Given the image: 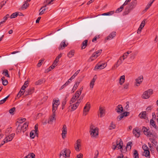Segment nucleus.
<instances>
[{"label":"nucleus","mask_w":158,"mask_h":158,"mask_svg":"<svg viewBox=\"0 0 158 158\" xmlns=\"http://www.w3.org/2000/svg\"><path fill=\"white\" fill-rule=\"evenodd\" d=\"M132 143L131 142H128L127 144V148L130 150L131 148V144Z\"/></svg>","instance_id":"42"},{"label":"nucleus","mask_w":158,"mask_h":158,"mask_svg":"<svg viewBox=\"0 0 158 158\" xmlns=\"http://www.w3.org/2000/svg\"><path fill=\"white\" fill-rule=\"evenodd\" d=\"M142 131L144 134L148 137H152L153 136V134L151 132L149 129L143 127Z\"/></svg>","instance_id":"6"},{"label":"nucleus","mask_w":158,"mask_h":158,"mask_svg":"<svg viewBox=\"0 0 158 158\" xmlns=\"http://www.w3.org/2000/svg\"><path fill=\"white\" fill-rule=\"evenodd\" d=\"M123 107L121 105H119L117 106L115 110L118 113H121L123 111Z\"/></svg>","instance_id":"19"},{"label":"nucleus","mask_w":158,"mask_h":158,"mask_svg":"<svg viewBox=\"0 0 158 158\" xmlns=\"http://www.w3.org/2000/svg\"><path fill=\"white\" fill-rule=\"evenodd\" d=\"M87 40H85L84 41H83L81 44V48L82 49H84L86 48L87 45Z\"/></svg>","instance_id":"34"},{"label":"nucleus","mask_w":158,"mask_h":158,"mask_svg":"<svg viewBox=\"0 0 158 158\" xmlns=\"http://www.w3.org/2000/svg\"><path fill=\"white\" fill-rule=\"evenodd\" d=\"M83 97L81 96L77 100L76 103L71 106V108L72 110H74L77 108L79 106V104L81 102L82 99H83Z\"/></svg>","instance_id":"9"},{"label":"nucleus","mask_w":158,"mask_h":158,"mask_svg":"<svg viewBox=\"0 0 158 158\" xmlns=\"http://www.w3.org/2000/svg\"><path fill=\"white\" fill-rule=\"evenodd\" d=\"M77 99H76V98H74L73 97L71 99V100L70 101V104H71L72 103H73V102H75L76 100Z\"/></svg>","instance_id":"53"},{"label":"nucleus","mask_w":158,"mask_h":158,"mask_svg":"<svg viewBox=\"0 0 158 158\" xmlns=\"http://www.w3.org/2000/svg\"><path fill=\"white\" fill-rule=\"evenodd\" d=\"M155 0H151L149 3L146 6L145 9V11H146L151 6L153 2Z\"/></svg>","instance_id":"30"},{"label":"nucleus","mask_w":158,"mask_h":158,"mask_svg":"<svg viewBox=\"0 0 158 158\" xmlns=\"http://www.w3.org/2000/svg\"><path fill=\"white\" fill-rule=\"evenodd\" d=\"M80 82L79 81H77L76 82L75 84H74V88H77L78 86L79 85V84H80Z\"/></svg>","instance_id":"60"},{"label":"nucleus","mask_w":158,"mask_h":158,"mask_svg":"<svg viewBox=\"0 0 158 158\" xmlns=\"http://www.w3.org/2000/svg\"><path fill=\"white\" fill-rule=\"evenodd\" d=\"M145 20H144L142 21L139 27L140 28H143L144 27L145 23Z\"/></svg>","instance_id":"46"},{"label":"nucleus","mask_w":158,"mask_h":158,"mask_svg":"<svg viewBox=\"0 0 158 158\" xmlns=\"http://www.w3.org/2000/svg\"><path fill=\"white\" fill-rule=\"evenodd\" d=\"M70 150L65 148L61 151L59 155L60 158L61 156H63L64 158H68L70 156Z\"/></svg>","instance_id":"3"},{"label":"nucleus","mask_w":158,"mask_h":158,"mask_svg":"<svg viewBox=\"0 0 158 158\" xmlns=\"http://www.w3.org/2000/svg\"><path fill=\"white\" fill-rule=\"evenodd\" d=\"M68 44H66L65 43V41L63 40L61 43L59 47V50H63L67 46Z\"/></svg>","instance_id":"18"},{"label":"nucleus","mask_w":158,"mask_h":158,"mask_svg":"<svg viewBox=\"0 0 158 158\" xmlns=\"http://www.w3.org/2000/svg\"><path fill=\"white\" fill-rule=\"evenodd\" d=\"M89 132L92 138H96L98 135V129L91 125L90 127Z\"/></svg>","instance_id":"2"},{"label":"nucleus","mask_w":158,"mask_h":158,"mask_svg":"<svg viewBox=\"0 0 158 158\" xmlns=\"http://www.w3.org/2000/svg\"><path fill=\"white\" fill-rule=\"evenodd\" d=\"M35 158V155L33 153H31L28 154L27 156H26L24 158Z\"/></svg>","instance_id":"37"},{"label":"nucleus","mask_w":158,"mask_h":158,"mask_svg":"<svg viewBox=\"0 0 158 158\" xmlns=\"http://www.w3.org/2000/svg\"><path fill=\"white\" fill-rule=\"evenodd\" d=\"M60 104V102L59 100H53L52 103V112H55L57 109V107Z\"/></svg>","instance_id":"8"},{"label":"nucleus","mask_w":158,"mask_h":158,"mask_svg":"<svg viewBox=\"0 0 158 158\" xmlns=\"http://www.w3.org/2000/svg\"><path fill=\"white\" fill-rule=\"evenodd\" d=\"M139 116L141 118H145L146 117V112L144 111L141 113L139 114Z\"/></svg>","instance_id":"36"},{"label":"nucleus","mask_w":158,"mask_h":158,"mask_svg":"<svg viewBox=\"0 0 158 158\" xmlns=\"http://www.w3.org/2000/svg\"><path fill=\"white\" fill-rule=\"evenodd\" d=\"M123 146V143L122 141L120 139H119L117 141L116 143V145H113L112 148L113 150H115L117 149H121L122 148Z\"/></svg>","instance_id":"5"},{"label":"nucleus","mask_w":158,"mask_h":158,"mask_svg":"<svg viewBox=\"0 0 158 158\" xmlns=\"http://www.w3.org/2000/svg\"><path fill=\"white\" fill-rule=\"evenodd\" d=\"M97 77L96 76H95L92 80L91 81L90 84V87L91 89H92L94 87V82L96 79Z\"/></svg>","instance_id":"22"},{"label":"nucleus","mask_w":158,"mask_h":158,"mask_svg":"<svg viewBox=\"0 0 158 158\" xmlns=\"http://www.w3.org/2000/svg\"><path fill=\"white\" fill-rule=\"evenodd\" d=\"M27 2V0L26 1L24 4L23 5L22 7V9L23 10L26 9L27 7L29 6V4L28 3V2Z\"/></svg>","instance_id":"32"},{"label":"nucleus","mask_w":158,"mask_h":158,"mask_svg":"<svg viewBox=\"0 0 158 158\" xmlns=\"http://www.w3.org/2000/svg\"><path fill=\"white\" fill-rule=\"evenodd\" d=\"M9 17V15L8 14L6 15L3 18V20L2 21H4V23L6 22V21L7 20L8 18Z\"/></svg>","instance_id":"50"},{"label":"nucleus","mask_w":158,"mask_h":158,"mask_svg":"<svg viewBox=\"0 0 158 158\" xmlns=\"http://www.w3.org/2000/svg\"><path fill=\"white\" fill-rule=\"evenodd\" d=\"M61 130L62 131L61 133L62 138L63 139H64L66 137V135L67 133V127L65 125H63Z\"/></svg>","instance_id":"11"},{"label":"nucleus","mask_w":158,"mask_h":158,"mask_svg":"<svg viewBox=\"0 0 158 158\" xmlns=\"http://www.w3.org/2000/svg\"><path fill=\"white\" fill-rule=\"evenodd\" d=\"M18 15V13L17 12H15L13 13L10 16V19L15 18Z\"/></svg>","instance_id":"41"},{"label":"nucleus","mask_w":158,"mask_h":158,"mask_svg":"<svg viewBox=\"0 0 158 158\" xmlns=\"http://www.w3.org/2000/svg\"><path fill=\"white\" fill-rule=\"evenodd\" d=\"M129 102H126V105L125 106V108L127 110L128 108L129 107Z\"/></svg>","instance_id":"62"},{"label":"nucleus","mask_w":158,"mask_h":158,"mask_svg":"<svg viewBox=\"0 0 158 158\" xmlns=\"http://www.w3.org/2000/svg\"><path fill=\"white\" fill-rule=\"evenodd\" d=\"M99 112L100 114V117L102 118L105 115V108L103 107L100 106L99 108Z\"/></svg>","instance_id":"13"},{"label":"nucleus","mask_w":158,"mask_h":158,"mask_svg":"<svg viewBox=\"0 0 158 158\" xmlns=\"http://www.w3.org/2000/svg\"><path fill=\"white\" fill-rule=\"evenodd\" d=\"M44 82V80L43 79H41L36 81L35 82V84L36 85H40L43 83Z\"/></svg>","instance_id":"40"},{"label":"nucleus","mask_w":158,"mask_h":158,"mask_svg":"<svg viewBox=\"0 0 158 158\" xmlns=\"http://www.w3.org/2000/svg\"><path fill=\"white\" fill-rule=\"evenodd\" d=\"M25 92L24 90H21L19 93L17 95V96L19 97H20L22 95H23Z\"/></svg>","instance_id":"48"},{"label":"nucleus","mask_w":158,"mask_h":158,"mask_svg":"<svg viewBox=\"0 0 158 158\" xmlns=\"http://www.w3.org/2000/svg\"><path fill=\"white\" fill-rule=\"evenodd\" d=\"M28 123H24L23 126H22V127H23V128H24L25 129H27V127L28 126Z\"/></svg>","instance_id":"57"},{"label":"nucleus","mask_w":158,"mask_h":158,"mask_svg":"<svg viewBox=\"0 0 158 158\" xmlns=\"http://www.w3.org/2000/svg\"><path fill=\"white\" fill-rule=\"evenodd\" d=\"M15 108L14 107L12 108L11 109H10L9 110V113L11 114H13V112L15 111Z\"/></svg>","instance_id":"51"},{"label":"nucleus","mask_w":158,"mask_h":158,"mask_svg":"<svg viewBox=\"0 0 158 158\" xmlns=\"http://www.w3.org/2000/svg\"><path fill=\"white\" fill-rule=\"evenodd\" d=\"M9 95H8L5 98L3 99L0 101V104H3L4 102H5L6 100L9 97Z\"/></svg>","instance_id":"43"},{"label":"nucleus","mask_w":158,"mask_h":158,"mask_svg":"<svg viewBox=\"0 0 158 158\" xmlns=\"http://www.w3.org/2000/svg\"><path fill=\"white\" fill-rule=\"evenodd\" d=\"M152 108V106H149L146 108V110L147 111H150Z\"/></svg>","instance_id":"61"},{"label":"nucleus","mask_w":158,"mask_h":158,"mask_svg":"<svg viewBox=\"0 0 158 158\" xmlns=\"http://www.w3.org/2000/svg\"><path fill=\"white\" fill-rule=\"evenodd\" d=\"M83 158V154L81 153H80L77 156V158Z\"/></svg>","instance_id":"64"},{"label":"nucleus","mask_w":158,"mask_h":158,"mask_svg":"<svg viewBox=\"0 0 158 158\" xmlns=\"http://www.w3.org/2000/svg\"><path fill=\"white\" fill-rule=\"evenodd\" d=\"M83 88L82 87L80 89L79 91H77L75 93V94L73 96V97L77 99L80 96L83 90Z\"/></svg>","instance_id":"15"},{"label":"nucleus","mask_w":158,"mask_h":158,"mask_svg":"<svg viewBox=\"0 0 158 158\" xmlns=\"http://www.w3.org/2000/svg\"><path fill=\"white\" fill-rule=\"evenodd\" d=\"M128 55H127V53H124L123 55L121 56V58H123V60H124L125 59H126L127 56Z\"/></svg>","instance_id":"56"},{"label":"nucleus","mask_w":158,"mask_h":158,"mask_svg":"<svg viewBox=\"0 0 158 158\" xmlns=\"http://www.w3.org/2000/svg\"><path fill=\"white\" fill-rule=\"evenodd\" d=\"M106 63H102V64H98L96 65L94 68V70H96L97 69H103L106 67Z\"/></svg>","instance_id":"12"},{"label":"nucleus","mask_w":158,"mask_h":158,"mask_svg":"<svg viewBox=\"0 0 158 158\" xmlns=\"http://www.w3.org/2000/svg\"><path fill=\"white\" fill-rule=\"evenodd\" d=\"M69 94H67L65 96V98L63 100L62 104V109H63L64 108V106L66 104V102H67L66 98L69 96Z\"/></svg>","instance_id":"28"},{"label":"nucleus","mask_w":158,"mask_h":158,"mask_svg":"<svg viewBox=\"0 0 158 158\" xmlns=\"http://www.w3.org/2000/svg\"><path fill=\"white\" fill-rule=\"evenodd\" d=\"M150 124L151 125H152V126L153 127L155 128L156 129H158V127L156 126L155 121L152 119H151L150 120Z\"/></svg>","instance_id":"26"},{"label":"nucleus","mask_w":158,"mask_h":158,"mask_svg":"<svg viewBox=\"0 0 158 158\" xmlns=\"http://www.w3.org/2000/svg\"><path fill=\"white\" fill-rule=\"evenodd\" d=\"M80 69L78 70L77 71H76L73 74V76L75 77L76 76H77V75L79 73L80 71Z\"/></svg>","instance_id":"63"},{"label":"nucleus","mask_w":158,"mask_h":158,"mask_svg":"<svg viewBox=\"0 0 158 158\" xmlns=\"http://www.w3.org/2000/svg\"><path fill=\"white\" fill-rule=\"evenodd\" d=\"M90 108V104L89 102H87L83 110H86L87 112H89Z\"/></svg>","instance_id":"24"},{"label":"nucleus","mask_w":158,"mask_h":158,"mask_svg":"<svg viewBox=\"0 0 158 158\" xmlns=\"http://www.w3.org/2000/svg\"><path fill=\"white\" fill-rule=\"evenodd\" d=\"M143 155L146 157H150V152L149 150L144 151Z\"/></svg>","instance_id":"38"},{"label":"nucleus","mask_w":158,"mask_h":158,"mask_svg":"<svg viewBox=\"0 0 158 158\" xmlns=\"http://www.w3.org/2000/svg\"><path fill=\"white\" fill-rule=\"evenodd\" d=\"M122 63V61L121 59V57H120L119 60L117 61L116 63L112 67V69L114 70L116 69Z\"/></svg>","instance_id":"16"},{"label":"nucleus","mask_w":158,"mask_h":158,"mask_svg":"<svg viewBox=\"0 0 158 158\" xmlns=\"http://www.w3.org/2000/svg\"><path fill=\"white\" fill-rule=\"evenodd\" d=\"M142 148H143V150H144V151H146V150H149L148 148L146 145H143V146H142Z\"/></svg>","instance_id":"49"},{"label":"nucleus","mask_w":158,"mask_h":158,"mask_svg":"<svg viewBox=\"0 0 158 158\" xmlns=\"http://www.w3.org/2000/svg\"><path fill=\"white\" fill-rule=\"evenodd\" d=\"M107 15H112L114 13V10L111 11H109V12H107Z\"/></svg>","instance_id":"58"},{"label":"nucleus","mask_w":158,"mask_h":158,"mask_svg":"<svg viewBox=\"0 0 158 158\" xmlns=\"http://www.w3.org/2000/svg\"><path fill=\"white\" fill-rule=\"evenodd\" d=\"M116 35L115 32L113 31L110 33V35L107 37V40H110L113 39Z\"/></svg>","instance_id":"21"},{"label":"nucleus","mask_w":158,"mask_h":158,"mask_svg":"<svg viewBox=\"0 0 158 158\" xmlns=\"http://www.w3.org/2000/svg\"><path fill=\"white\" fill-rule=\"evenodd\" d=\"M15 133H12L6 136L5 139V141L6 142L11 141L15 136Z\"/></svg>","instance_id":"14"},{"label":"nucleus","mask_w":158,"mask_h":158,"mask_svg":"<svg viewBox=\"0 0 158 158\" xmlns=\"http://www.w3.org/2000/svg\"><path fill=\"white\" fill-rule=\"evenodd\" d=\"M123 6H121L120 8H118L115 11L116 13H118L121 12L123 9Z\"/></svg>","instance_id":"45"},{"label":"nucleus","mask_w":158,"mask_h":158,"mask_svg":"<svg viewBox=\"0 0 158 158\" xmlns=\"http://www.w3.org/2000/svg\"><path fill=\"white\" fill-rule=\"evenodd\" d=\"M2 83L3 85H6L8 84V81L7 80H5L2 81Z\"/></svg>","instance_id":"59"},{"label":"nucleus","mask_w":158,"mask_h":158,"mask_svg":"<svg viewBox=\"0 0 158 158\" xmlns=\"http://www.w3.org/2000/svg\"><path fill=\"white\" fill-rule=\"evenodd\" d=\"M75 51L73 50L70 51L67 54V56L69 58L72 57L74 55Z\"/></svg>","instance_id":"27"},{"label":"nucleus","mask_w":158,"mask_h":158,"mask_svg":"<svg viewBox=\"0 0 158 158\" xmlns=\"http://www.w3.org/2000/svg\"><path fill=\"white\" fill-rule=\"evenodd\" d=\"M32 90L31 89H29L28 91H26L25 92V94L26 95L30 94H31V92L32 91Z\"/></svg>","instance_id":"47"},{"label":"nucleus","mask_w":158,"mask_h":158,"mask_svg":"<svg viewBox=\"0 0 158 158\" xmlns=\"http://www.w3.org/2000/svg\"><path fill=\"white\" fill-rule=\"evenodd\" d=\"M115 125L114 123L113 122H112L109 126L108 129L109 130H112L114 129L115 128Z\"/></svg>","instance_id":"33"},{"label":"nucleus","mask_w":158,"mask_h":158,"mask_svg":"<svg viewBox=\"0 0 158 158\" xmlns=\"http://www.w3.org/2000/svg\"><path fill=\"white\" fill-rule=\"evenodd\" d=\"M140 131L139 129H133V133L135 136L137 137H139L140 135Z\"/></svg>","instance_id":"20"},{"label":"nucleus","mask_w":158,"mask_h":158,"mask_svg":"<svg viewBox=\"0 0 158 158\" xmlns=\"http://www.w3.org/2000/svg\"><path fill=\"white\" fill-rule=\"evenodd\" d=\"M152 94V89H149L143 92L142 97L144 99L148 98L150 95Z\"/></svg>","instance_id":"7"},{"label":"nucleus","mask_w":158,"mask_h":158,"mask_svg":"<svg viewBox=\"0 0 158 158\" xmlns=\"http://www.w3.org/2000/svg\"><path fill=\"white\" fill-rule=\"evenodd\" d=\"M102 52V50H99L93 53L88 60L89 62L92 61L96 59L98 56L100 55Z\"/></svg>","instance_id":"4"},{"label":"nucleus","mask_w":158,"mask_h":158,"mask_svg":"<svg viewBox=\"0 0 158 158\" xmlns=\"http://www.w3.org/2000/svg\"><path fill=\"white\" fill-rule=\"evenodd\" d=\"M49 1V0H46V1L45 2H44V3H47L46 4H45L44 6H42L41 7V8L40 10H41L43 8L46 7L48 5V1Z\"/></svg>","instance_id":"52"},{"label":"nucleus","mask_w":158,"mask_h":158,"mask_svg":"<svg viewBox=\"0 0 158 158\" xmlns=\"http://www.w3.org/2000/svg\"><path fill=\"white\" fill-rule=\"evenodd\" d=\"M129 112H124L118 116L117 117V120L118 121L121 120L124 117H126L128 115Z\"/></svg>","instance_id":"17"},{"label":"nucleus","mask_w":158,"mask_h":158,"mask_svg":"<svg viewBox=\"0 0 158 158\" xmlns=\"http://www.w3.org/2000/svg\"><path fill=\"white\" fill-rule=\"evenodd\" d=\"M137 2L136 0L132 1L129 5L127 6L125 9V11L123 13L124 15H127L131 10L134 9L136 6Z\"/></svg>","instance_id":"1"},{"label":"nucleus","mask_w":158,"mask_h":158,"mask_svg":"<svg viewBox=\"0 0 158 158\" xmlns=\"http://www.w3.org/2000/svg\"><path fill=\"white\" fill-rule=\"evenodd\" d=\"M2 74L5 76L7 77H10V76L8 74V71L7 70H3Z\"/></svg>","instance_id":"39"},{"label":"nucleus","mask_w":158,"mask_h":158,"mask_svg":"<svg viewBox=\"0 0 158 158\" xmlns=\"http://www.w3.org/2000/svg\"><path fill=\"white\" fill-rule=\"evenodd\" d=\"M125 77L124 75H123L120 77L119 83L120 85H122L125 81Z\"/></svg>","instance_id":"35"},{"label":"nucleus","mask_w":158,"mask_h":158,"mask_svg":"<svg viewBox=\"0 0 158 158\" xmlns=\"http://www.w3.org/2000/svg\"><path fill=\"white\" fill-rule=\"evenodd\" d=\"M81 147V141L80 139H77L75 144V150L79 152L80 150V148Z\"/></svg>","instance_id":"10"},{"label":"nucleus","mask_w":158,"mask_h":158,"mask_svg":"<svg viewBox=\"0 0 158 158\" xmlns=\"http://www.w3.org/2000/svg\"><path fill=\"white\" fill-rule=\"evenodd\" d=\"M27 129H25L24 128H23L22 126L21 125H19L17 128V131L18 132H20L22 131L23 132L26 130Z\"/></svg>","instance_id":"25"},{"label":"nucleus","mask_w":158,"mask_h":158,"mask_svg":"<svg viewBox=\"0 0 158 158\" xmlns=\"http://www.w3.org/2000/svg\"><path fill=\"white\" fill-rule=\"evenodd\" d=\"M136 54H135V53H132L131 55L130 58L131 59L133 60L135 58V56H136Z\"/></svg>","instance_id":"55"},{"label":"nucleus","mask_w":158,"mask_h":158,"mask_svg":"<svg viewBox=\"0 0 158 158\" xmlns=\"http://www.w3.org/2000/svg\"><path fill=\"white\" fill-rule=\"evenodd\" d=\"M36 134H37V132L35 131V130L31 131L30 133V137L32 139L34 138Z\"/></svg>","instance_id":"31"},{"label":"nucleus","mask_w":158,"mask_h":158,"mask_svg":"<svg viewBox=\"0 0 158 158\" xmlns=\"http://www.w3.org/2000/svg\"><path fill=\"white\" fill-rule=\"evenodd\" d=\"M55 112H53V114L52 117L50 118L49 120L48 121V123H50V122H53L56 120L55 118Z\"/></svg>","instance_id":"29"},{"label":"nucleus","mask_w":158,"mask_h":158,"mask_svg":"<svg viewBox=\"0 0 158 158\" xmlns=\"http://www.w3.org/2000/svg\"><path fill=\"white\" fill-rule=\"evenodd\" d=\"M143 78L142 76H140L135 80L137 86H138L137 84H140L141 83L143 80Z\"/></svg>","instance_id":"23"},{"label":"nucleus","mask_w":158,"mask_h":158,"mask_svg":"<svg viewBox=\"0 0 158 158\" xmlns=\"http://www.w3.org/2000/svg\"><path fill=\"white\" fill-rule=\"evenodd\" d=\"M56 66V65L54 64L53 63L52 65L48 69V71H49L51 70V69H53Z\"/></svg>","instance_id":"54"},{"label":"nucleus","mask_w":158,"mask_h":158,"mask_svg":"<svg viewBox=\"0 0 158 158\" xmlns=\"http://www.w3.org/2000/svg\"><path fill=\"white\" fill-rule=\"evenodd\" d=\"M134 156L135 158H139L138 153L137 151L136 150L134 151Z\"/></svg>","instance_id":"44"}]
</instances>
